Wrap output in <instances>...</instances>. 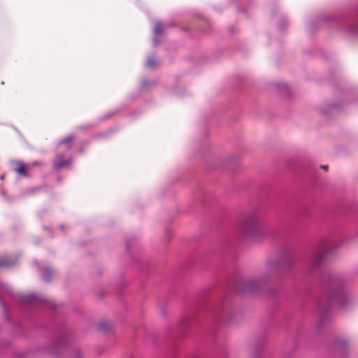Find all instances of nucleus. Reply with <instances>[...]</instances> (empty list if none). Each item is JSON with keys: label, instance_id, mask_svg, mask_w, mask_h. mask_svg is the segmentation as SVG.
Masks as SVG:
<instances>
[{"label": "nucleus", "instance_id": "1", "mask_svg": "<svg viewBox=\"0 0 358 358\" xmlns=\"http://www.w3.org/2000/svg\"><path fill=\"white\" fill-rule=\"evenodd\" d=\"M261 228V220L255 213L245 217L240 225V232L244 237L257 238Z\"/></svg>", "mask_w": 358, "mask_h": 358}, {"label": "nucleus", "instance_id": "2", "mask_svg": "<svg viewBox=\"0 0 358 358\" xmlns=\"http://www.w3.org/2000/svg\"><path fill=\"white\" fill-rule=\"evenodd\" d=\"M331 298L340 308H345L350 302L348 294L344 290H338L334 293Z\"/></svg>", "mask_w": 358, "mask_h": 358}, {"label": "nucleus", "instance_id": "3", "mask_svg": "<svg viewBox=\"0 0 358 358\" xmlns=\"http://www.w3.org/2000/svg\"><path fill=\"white\" fill-rule=\"evenodd\" d=\"M325 252L324 251L317 252L309 264V270L313 271L323 262Z\"/></svg>", "mask_w": 358, "mask_h": 358}, {"label": "nucleus", "instance_id": "4", "mask_svg": "<svg viewBox=\"0 0 358 358\" xmlns=\"http://www.w3.org/2000/svg\"><path fill=\"white\" fill-rule=\"evenodd\" d=\"M16 166L14 168V171L16 172L19 176L28 178L30 175L28 173L29 166L21 161H17L15 162Z\"/></svg>", "mask_w": 358, "mask_h": 358}, {"label": "nucleus", "instance_id": "5", "mask_svg": "<svg viewBox=\"0 0 358 358\" xmlns=\"http://www.w3.org/2000/svg\"><path fill=\"white\" fill-rule=\"evenodd\" d=\"M269 277L266 275L261 278H253L247 282V287L249 289L253 290L255 288H259L262 285L266 282Z\"/></svg>", "mask_w": 358, "mask_h": 358}, {"label": "nucleus", "instance_id": "6", "mask_svg": "<svg viewBox=\"0 0 358 358\" xmlns=\"http://www.w3.org/2000/svg\"><path fill=\"white\" fill-rule=\"evenodd\" d=\"M16 259L10 257L9 256H5L0 258V268H8L15 264Z\"/></svg>", "mask_w": 358, "mask_h": 358}, {"label": "nucleus", "instance_id": "7", "mask_svg": "<svg viewBox=\"0 0 358 358\" xmlns=\"http://www.w3.org/2000/svg\"><path fill=\"white\" fill-rule=\"evenodd\" d=\"M71 161L69 159L66 160H60L59 157L57 156V159L54 162V167L55 169H61L69 165Z\"/></svg>", "mask_w": 358, "mask_h": 358}, {"label": "nucleus", "instance_id": "8", "mask_svg": "<svg viewBox=\"0 0 358 358\" xmlns=\"http://www.w3.org/2000/svg\"><path fill=\"white\" fill-rule=\"evenodd\" d=\"M74 141L73 136H69L60 141V143L66 144L67 148H70L72 145V143Z\"/></svg>", "mask_w": 358, "mask_h": 358}, {"label": "nucleus", "instance_id": "9", "mask_svg": "<svg viewBox=\"0 0 358 358\" xmlns=\"http://www.w3.org/2000/svg\"><path fill=\"white\" fill-rule=\"evenodd\" d=\"M155 34L159 35L162 33L163 29L160 23H156L154 28Z\"/></svg>", "mask_w": 358, "mask_h": 358}, {"label": "nucleus", "instance_id": "10", "mask_svg": "<svg viewBox=\"0 0 358 358\" xmlns=\"http://www.w3.org/2000/svg\"><path fill=\"white\" fill-rule=\"evenodd\" d=\"M156 64L155 60L153 57H150L146 63V65L148 67H155Z\"/></svg>", "mask_w": 358, "mask_h": 358}, {"label": "nucleus", "instance_id": "11", "mask_svg": "<svg viewBox=\"0 0 358 358\" xmlns=\"http://www.w3.org/2000/svg\"><path fill=\"white\" fill-rule=\"evenodd\" d=\"M51 273H52V271L49 268L45 271V272L43 273V278L45 280H48L50 279L49 274Z\"/></svg>", "mask_w": 358, "mask_h": 358}, {"label": "nucleus", "instance_id": "12", "mask_svg": "<svg viewBox=\"0 0 358 358\" xmlns=\"http://www.w3.org/2000/svg\"><path fill=\"white\" fill-rule=\"evenodd\" d=\"M42 165H43L42 162H41L39 161H34L31 164H29L28 166H29V169H30L31 167L42 166Z\"/></svg>", "mask_w": 358, "mask_h": 358}, {"label": "nucleus", "instance_id": "13", "mask_svg": "<svg viewBox=\"0 0 358 358\" xmlns=\"http://www.w3.org/2000/svg\"><path fill=\"white\" fill-rule=\"evenodd\" d=\"M71 358H83V355L80 351L73 352Z\"/></svg>", "mask_w": 358, "mask_h": 358}, {"label": "nucleus", "instance_id": "14", "mask_svg": "<svg viewBox=\"0 0 358 358\" xmlns=\"http://www.w3.org/2000/svg\"><path fill=\"white\" fill-rule=\"evenodd\" d=\"M322 168L325 169V170L328 169V166H322Z\"/></svg>", "mask_w": 358, "mask_h": 358}]
</instances>
